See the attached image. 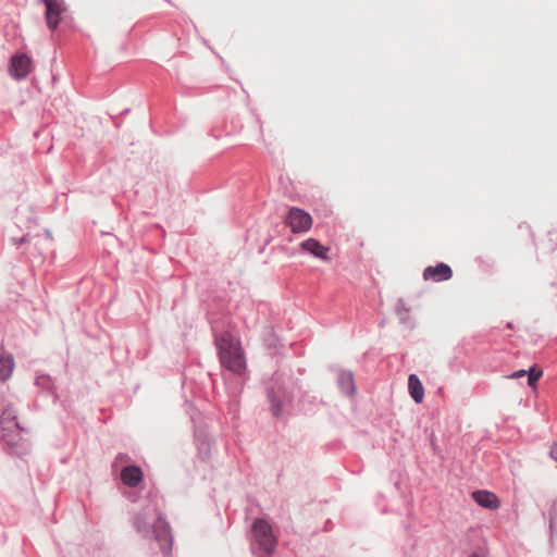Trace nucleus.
Here are the masks:
<instances>
[{"instance_id":"f257e3e1","label":"nucleus","mask_w":557,"mask_h":557,"mask_svg":"<svg viewBox=\"0 0 557 557\" xmlns=\"http://www.w3.org/2000/svg\"><path fill=\"white\" fill-rule=\"evenodd\" d=\"M125 497L137 507L132 509V525L137 534L146 541L158 543L164 556H170L173 535L171 527L163 515L159 511L154 499L146 496L139 497L136 492H127Z\"/></svg>"},{"instance_id":"f03ea898","label":"nucleus","mask_w":557,"mask_h":557,"mask_svg":"<svg viewBox=\"0 0 557 557\" xmlns=\"http://www.w3.org/2000/svg\"><path fill=\"white\" fill-rule=\"evenodd\" d=\"M213 331L222 368L246 381L248 379L247 362L239 338L233 331H220L219 325H213Z\"/></svg>"},{"instance_id":"7ed1b4c3","label":"nucleus","mask_w":557,"mask_h":557,"mask_svg":"<svg viewBox=\"0 0 557 557\" xmlns=\"http://www.w3.org/2000/svg\"><path fill=\"white\" fill-rule=\"evenodd\" d=\"M289 376L276 371L267 385V395L270 401L271 412L274 417L281 418L284 409L290 404L293 395L288 389Z\"/></svg>"},{"instance_id":"20e7f679","label":"nucleus","mask_w":557,"mask_h":557,"mask_svg":"<svg viewBox=\"0 0 557 557\" xmlns=\"http://www.w3.org/2000/svg\"><path fill=\"white\" fill-rule=\"evenodd\" d=\"M277 539L273 534L270 523L258 518L251 525L250 548L257 557H271L275 552Z\"/></svg>"},{"instance_id":"39448f33","label":"nucleus","mask_w":557,"mask_h":557,"mask_svg":"<svg viewBox=\"0 0 557 557\" xmlns=\"http://www.w3.org/2000/svg\"><path fill=\"white\" fill-rule=\"evenodd\" d=\"M22 432H25V430L20 423L17 426H7L4 430L0 431L1 438L11 455L22 457L26 455L29 449L28 442L22 437Z\"/></svg>"},{"instance_id":"423d86ee","label":"nucleus","mask_w":557,"mask_h":557,"mask_svg":"<svg viewBox=\"0 0 557 557\" xmlns=\"http://www.w3.org/2000/svg\"><path fill=\"white\" fill-rule=\"evenodd\" d=\"M286 224L293 233H305L311 228L312 218L305 210L293 207L286 216Z\"/></svg>"},{"instance_id":"0eeeda50","label":"nucleus","mask_w":557,"mask_h":557,"mask_svg":"<svg viewBox=\"0 0 557 557\" xmlns=\"http://www.w3.org/2000/svg\"><path fill=\"white\" fill-rule=\"evenodd\" d=\"M46 5V22L49 29L54 30L62 21V15L66 12L64 0H42Z\"/></svg>"},{"instance_id":"6e6552de","label":"nucleus","mask_w":557,"mask_h":557,"mask_svg":"<svg viewBox=\"0 0 557 557\" xmlns=\"http://www.w3.org/2000/svg\"><path fill=\"white\" fill-rule=\"evenodd\" d=\"M32 69V59L27 54H16L11 61V74L17 78H25Z\"/></svg>"},{"instance_id":"1a4fd4ad","label":"nucleus","mask_w":557,"mask_h":557,"mask_svg":"<svg viewBox=\"0 0 557 557\" xmlns=\"http://www.w3.org/2000/svg\"><path fill=\"white\" fill-rule=\"evenodd\" d=\"M300 248L302 251L309 252L312 256H314L321 260H324V261L329 260L330 248L326 246H323L315 238H308V239L304 240L300 244Z\"/></svg>"},{"instance_id":"9d476101","label":"nucleus","mask_w":557,"mask_h":557,"mask_svg":"<svg viewBox=\"0 0 557 557\" xmlns=\"http://www.w3.org/2000/svg\"><path fill=\"white\" fill-rule=\"evenodd\" d=\"M143 471L139 467L131 465L121 471V480L128 487H136L143 481Z\"/></svg>"},{"instance_id":"9b49d317","label":"nucleus","mask_w":557,"mask_h":557,"mask_svg":"<svg viewBox=\"0 0 557 557\" xmlns=\"http://www.w3.org/2000/svg\"><path fill=\"white\" fill-rule=\"evenodd\" d=\"M472 497L478 505L486 509H497L500 505L497 496L485 490L473 492Z\"/></svg>"},{"instance_id":"f8f14e48","label":"nucleus","mask_w":557,"mask_h":557,"mask_svg":"<svg viewBox=\"0 0 557 557\" xmlns=\"http://www.w3.org/2000/svg\"><path fill=\"white\" fill-rule=\"evenodd\" d=\"M16 411L11 404L1 401L0 403V431L7 426H17Z\"/></svg>"},{"instance_id":"ddd939ff","label":"nucleus","mask_w":557,"mask_h":557,"mask_svg":"<svg viewBox=\"0 0 557 557\" xmlns=\"http://www.w3.org/2000/svg\"><path fill=\"white\" fill-rule=\"evenodd\" d=\"M14 370V359L3 347H0V381L5 382Z\"/></svg>"},{"instance_id":"4468645a","label":"nucleus","mask_w":557,"mask_h":557,"mask_svg":"<svg viewBox=\"0 0 557 557\" xmlns=\"http://www.w3.org/2000/svg\"><path fill=\"white\" fill-rule=\"evenodd\" d=\"M337 383L341 392L346 396H352L356 392L354 374L350 371H341L338 373Z\"/></svg>"},{"instance_id":"2eb2a0df","label":"nucleus","mask_w":557,"mask_h":557,"mask_svg":"<svg viewBox=\"0 0 557 557\" xmlns=\"http://www.w3.org/2000/svg\"><path fill=\"white\" fill-rule=\"evenodd\" d=\"M408 389L414 403L420 404L424 397V387L420 379L416 374H410L408 377Z\"/></svg>"},{"instance_id":"dca6fc26","label":"nucleus","mask_w":557,"mask_h":557,"mask_svg":"<svg viewBox=\"0 0 557 557\" xmlns=\"http://www.w3.org/2000/svg\"><path fill=\"white\" fill-rule=\"evenodd\" d=\"M36 385L44 391L53 392L54 383L50 375L39 374L36 376L35 381Z\"/></svg>"},{"instance_id":"f3484780","label":"nucleus","mask_w":557,"mask_h":557,"mask_svg":"<svg viewBox=\"0 0 557 557\" xmlns=\"http://www.w3.org/2000/svg\"><path fill=\"white\" fill-rule=\"evenodd\" d=\"M542 374H543L542 370H537L535 367L530 368L527 371L528 384L530 386H534V384L540 380Z\"/></svg>"},{"instance_id":"a211bd4d","label":"nucleus","mask_w":557,"mask_h":557,"mask_svg":"<svg viewBox=\"0 0 557 557\" xmlns=\"http://www.w3.org/2000/svg\"><path fill=\"white\" fill-rule=\"evenodd\" d=\"M524 375H527V370H519V371L513 372L508 377H510V379H518V377H522Z\"/></svg>"},{"instance_id":"6ab92c4d","label":"nucleus","mask_w":557,"mask_h":557,"mask_svg":"<svg viewBox=\"0 0 557 557\" xmlns=\"http://www.w3.org/2000/svg\"><path fill=\"white\" fill-rule=\"evenodd\" d=\"M549 455H550V457H552L555 461H557V444H554V445L550 447Z\"/></svg>"},{"instance_id":"aec40b11","label":"nucleus","mask_w":557,"mask_h":557,"mask_svg":"<svg viewBox=\"0 0 557 557\" xmlns=\"http://www.w3.org/2000/svg\"><path fill=\"white\" fill-rule=\"evenodd\" d=\"M469 557H486V556H481L476 552H473L472 554L469 555Z\"/></svg>"}]
</instances>
